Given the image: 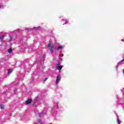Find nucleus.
<instances>
[{"label": "nucleus", "instance_id": "nucleus-1", "mask_svg": "<svg viewBox=\"0 0 124 124\" xmlns=\"http://www.w3.org/2000/svg\"><path fill=\"white\" fill-rule=\"evenodd\" d=\"M47 47L48 48V50H50V52L54 53V51H55V47L54 46V44L53 42H50L48 43Z\"/></svg>", "mask_w": 124, "mask_h": 124}, {"label": "nucleus", "instance_id": "nucleus-6", "mask_svg": "<svg viewBox=\"0 0 124 124\" xmlns=\"http://www.w3.org/2000/svg\"><path fill=\"white\" fill-rule=\"evenodd\" d=\"M63 48V46H58L56 48L57 50H60L61 49H62Z\"/></svg>", "mask_w": 124, "mask_h": 124}, {"label": "nucleus", "instance_id": "nucleus-10", "mask_svg": "<svg viewBox=\"0 0 124 124\" xmlns=\"http://www.w3.org/2000/svg\"><path fill=\"white\" fill-rule=\"evenodd\" d=\"M8 53H12V49L9 48V49L8 50Z\"/></svg>", "mask_w": 124, "mask_h": 124}, {"label": "nucleus", "instance_id": "nucleus-9", "mask_svg": "<svg viewBox=\"0 0 124 124\" xmlns=\"http://www.w3.org/2000/svg\"><path fill=\"white\" fill-rule=\"evenodd\" d=\"M12 73V70H11V69L8 70V75H9V74H11V73Z\"/></svg>", "mask_w": 124, "mask_h": 124}, {"label": "nucleus", "instance_id": "nucleus-5", "mask_svg": "<svg viewBox=\"0 0 124 124\" xmlns=\"http://www.w3.org/2000/svg\"><path fill=\"white\" fill-rule=\"evenodd\" d=\"M56 68H57L58 70H62V66L60 65V64L58 63L56 65Z\"/></svg>", "mask_w": 124, "mask_h": 124}, {"label": "nucleus", "instance_id": "nucleus-2", "mask_svg": "<svg viewBox=\"0 0 124 124\" xmlns=\"http://www.w3.org/2000/svg\"><path fill=\"white\" fill-rule=\"evenodd\" d=\"M53 110L54 111H58L59 110V104L57 102H54L53 103Z\"/></svg>", "mask_w": 124, "mask_h": 124}, {"label": "nucleus", "instance_id": "nucleus-15", "mask_svg": "<svg viewBox=\"0 0 124 124\" xmlns=\"http://www.w3.org/2000/svg\"><path fill=\"white\" fill-rule=\"evenodd\" d=\"M47 80H48V78H45V79L44 80V82H46Z\"/></svg>", "mask_w": 124, "mask_h": 124}, {"label": "nucleus", "instance_id": "nucleus-12", "mask_svg": "<svg viewBox=\"0 0 124 124\" xmlns=\"http://www.w3.org/2000/svg\"><path fill=\"white\" fill-rule=\"evenodd\" d=\"M11 41H13V38H12V37L10 38V40H9V42H11Z\"/></svg>", "mask_w": 124, "mask_h": 124}, {"label": "nucleus", "instance_id": "nucleus-8", "mask_svg": "<svg viewBox=\"0 0 124 124\" xmlns=\"http://www.w3.org/2000/svg\"><path fill=\"white\" fill-rule=\"evenodd\" d=\"M4 36H5V35H2L1 36H0V41H2V40L3 39H4Z\"/></svg>", "mask_w": 124, "mask_h": 124}, {"label": "nucleus", "instance_id": "nucleus-13", "mask_svg": "<svg viewBox=\"0 0 124 124\" xmlns=\"http://www.w3.org/2000/svg\"><path fill=\"white\" fill-rule=\"evenodd\" d=\"M45 58V56H42V62H43V61H44V59Z\"/></svg>", "mask_w": 124, "mask_h": 124}, {"label": "nucleus", "instance_id": "nucleus-14", "mask_svg": "<svg viewBox=\"0 0 124 124\" xmlns=\"http://www.w3.org/2000/svg\"><path fill=\"white\" fill-rule=\"evenodd\" d=\"M4 108V107H3V106H2V105H0V108L1 109H3Z\"/></svg>", "mask_w": 124, "mask_h": 124}, {"label": "nucleus", "instance_id": "nucleus-3", "mask_svg": "<svg viewBox=\"0 0 124 124\" xmlns=\"http://www.w3.org/2000/svg\"><path fill=\"white\" fill-rule=\"evenodd\" d=\"M32 102V100L31 99H29L25 102V104L28 105V104H30Z\"/></svg>", "mask_w": 124, "mask_h": 124}, {"label": "nucleus", "instance_id": "nucleus-17", "mask_svg": "<svg viewBox=\"0 0 124 124\" xmlns=\"http://www.w3.org/2000/svg\"><path fill=\"white\" fill-rule=\"evenodd\" d=\"M1 7H3V5H0V8H1Z\"/></svg>", "mask_w": 124, "mask_h": 124}, {"label": "nucleus", "instance_id": "nucleus-19", "mask_svg": "<svg viewBox=\"0 0 124 124\" xmlns=\"http://www.w3.org/2000/svg\"><path fill=\"white\" fill-rule=\"evenodd\" d=\"M0 35H1V33H0Z\"/></svg>", "mask_w": 124, "mask_h": 124}, {"label": "nucleus", "instance_id": "nucleus-7", "mask_svg": "<svg viewBox=\"0 0 124 124\" xmlns=\"http://www.w3.org/2000/svg\"><path fill=\"white\" fill-rule=\"evenodd\" d=\"M124 61V60L123 59L122 61H121L120 62H119L118 63H117V65L116 66V68H118V66H119V65H120V63H122Z\"/></svg>", "mask_w": 124, "mask_h": 124}, {"label": "nucleus", "instance_id": "nucleus-11", "mask_svg": "<svg viewBox=\"0 0 124 124\" xmlns=\"http://www.w3.org/2000/svg\"><path fill=\"white\" fill-rule=\"evenodd\" d=\"M117 122L118 124H121V122L120 121V120L118 118H117Z\"/></svg>", "mask_w": 124, "mask_h": 124}, {"label": "nucleus", "instance_id": "nucleus-18", "mask_svg": "<svg viewBox=\"0 0 124 124\" xmlns=\"http://www.w3.org/2000/svg\"><path fill=\"white\" fill-rule=\"evenodd\" d=\"M122 41L124 42V39H122Z\"/></svg>", "mask_w": 124, "mask_h": 124}, {"label": "nucleus", "instance_id": "nucleus-4", "mask_svg": "<svg viewBox=\"0 0 124 124\" xmlns=\"http://www.w3.org/2000/svg\"><path fill=\"white\" fill-rule=\"evenodd\" d=\"M61 76H57V79H56V84H58L59 82L61 81Z\"/></svg>", "mask_w": 124, "mask_h": 124}, {"label": "nucleus", "instance_id": "nucleus-16", "mask_svg": "<svg viewBox=\"0 0 124 124\" xmlns=\"http://www.w3.org/2000/svg\"><path fill=\"white\" fill-rule=\"evenodd\" d=\"M43 114V113H39V117H40Z\"/></svg>", "mask_w": 124, "mask_h": 124}]
</instances>
